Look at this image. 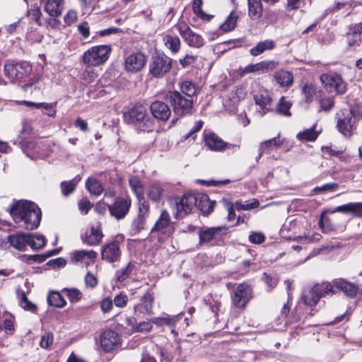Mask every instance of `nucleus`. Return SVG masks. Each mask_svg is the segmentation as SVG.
Instances as JSON below:
<instances>
[{
    "label": "nucleus",
    "instance_id": "f257e3e1",
    "mask_svg": "<svg viewBox=\"0 0 362 362\" xmlns=\"http://www.w3.org/2000/svg\"><path fill=\"white\" fill-rule=\"evenodd\" d=\"M124 121L136 125L141 131H150L153 127V120L148 116L146 108L141 104H136L124 114Z\"/></svg>",
    "mask_w": 362,
    "mask_h": 362
},
{
    "label": "nucleus",
    "instance_id": "f03ea898",
    "mask_svg": "<svg viewBox=\"0 0 362 362\" xmlns=\"http://www.w3.org/2000/svg\"><path fill=\"white\" fill-rule=\"evenodd\" d=\"M334 293L333 286L329 282L317 284L313 287L303 291L302 300L305 305L313 307L315 306L319 300L326 296H331Z\"/></svg>",
    "mask_w": 362,
    "mask_h": 362
},
{
    "label": "nucleus",
    "instance_id": "7ed1b4c3",
    "mask_svg": "<svg viewBox=\"0 0 362 362\" xmlns=\"http://www.w3.org/2000/svg\"><path fill=\"white\" fill-rule=\"evenodd\" d=\"M110 52L111 48L108 45L93 46L84 52L83 62L89 66H99L107 60Z\"/></svg>",
    "mask_w": 362,
    "mask_h": 362
},
{
    "label": "nucleus",
    "instance_id": "20e7f679",
    "mask_svg": "<svg viewBox=\"0 0 362 362\" xmlns=\"http://www.w3.org/2000/svg\"><path fill=\"white\" fill-rule=\"evenodd\" d=\"M355 117L356 110L354 108L343 109L337 114V129L346 137H349L352 134L356 122Z\"/></svg>",
    "mask_w": 362,
    "mask_h": 362
},
{
    "label": "nucleus",
    "instance_id": "39448f33",
    "mask_svg": "<svg viewBox=\"0 0 362 362\" xmlns=\"http://www.w3.org/2000/svg\"><path fill=\"white\" fill-rule=\"evenodd\" d=\"M166 98L173 107L176 115L183 116L190 112L193 104L192 99L185 97L177 90L168 92Z\"/></svg>",
    "mask_w": 362,
    "mask_h": 362
},
{
    "label": "nucleus",
    "instance_id": "423d86ee",
    "mask_svg": "<svg viewBox=\"0 0 362 362\" xmlns=\"http://www.w3.org/2000/svg\"><path fill=\"white\" fill-rule=\"evenodd\" d=\"M42 218V211L34 202L24 199V228L34 230L38 228Z\"/></svg>",
    "mask_w": 362,
    "mask_h": 362
},
{
    "label": "nucleus",
    "instance_id": "0eeeda50",
    "mask_svg": "<svg viewBox=\"0 0 362 362\" xmlns=\"http://www.w3.org/2000/svg\"><path fill=\"white\" fill-rule=\"evenodd\" d=\"M320 81L329 93L344 94L346 90V83L338 73L329 72L322 74L320 76Z\"/></svg>",
    "mask_w": 362,
    "mask_h": 362
},
{
    "label": "nucleus",
    "instance_id": "6e6552de",
    "mask_svg": "<svg viewBox=\"0 0 362 362\" xmlns=\"http://www.w3.org/2000/svg\"><path fill=\"white\" fill-rule=\"evenodd\" d=\"M172 68V59L165 54L152 56L149 63V73L154 77L160 78Z\"/></svg>",
    "mask_w": 362,
    "mask_h": 362
},
{
    "label": "nucleus",
    "instance_id": "1a4fd4ad",
    "mask_svg": "<svg viewBox=\"0 0 362 362\" xmlns=\"http://www.w3.org/2000/svg\"><path fill=\"white\" fill-rule=\"evenodd\" d=\"M149 216V202L148 201L139 202L138 214L132 220L131 225V233L132 235L138 234L145 229L146 221Z\"/></svg>",
    "mask_w": 362,
    "mask_h": 362
},
{
    "label": "nucleus",
    "instance_id": "9d476101",
    "mask_svg": "<svg viewBox=\"0 0 362 362\" xmlns=\"http://www.w3.org/2000/svg\"><path fill=\"white\" fill-rule=\"evenodd\" d=\"M175 28L189 47L198 48L204 45V40L203 37L192 31L185 21H179L175 25Z\"/></svg>",
    "mask_w": 362,
    "mask_h": 362
},
{
    "label": "nucleus",
    "instance_id": "9b49d317",
    "mask_svg": "<svg viewBox=\"0 0 362 362\" xmlns=\"http://www.w3.org/2000/svg\"><path fill=\"white\" fill-rule=\"evenodd\" d=\"M227 232L225 226L202 227L199 230V245H206L219 240Z\"/></svg>",
    "mask_w": 362,
    "mask_h": 362
},
{
    "label": "nucleus",
    "instance_id": "f8f14e48",
    "mask_svg": "<svg viewBox=\"0 0 362 362\" xmlns=\"http://www.w3.org/2000/svg\"><path fill=\"white\" fill-rule=\"evenodd\" d=\"M101 257L109 263L119 261L121 257L120 242L113 240L104 244L101 247Z\"/></svg>",
    "mask_w": 362,
    "mask_h": 362
},
{
    "label": "nucleus",
    "instance_id": "ddd939ff",
    "mask_svg": "<svg viewBox=\"0 0 362 362\" xmlns=\"http://www.w3.org/2000/svg\"><path fill=\"white\" fill-rule=\"evenodd\" d=\"M197 203V197L192 194H184L179 201L176 202V214L178 218L192 212Z\"/></svg>",
    "mask_w": 362,
    "mask_h": 362
},
{
    "label": "nucleus",
    "instance_id": "4468645a",
    "mask_svg": "<svg viewBox=\"0 0 362 362\" xmlns=\"http://www.w3.org/2000/svg\"><path fill=\"white\" fill-rule=\"evenodd\" d=\"M205 145L214 151H221L227 148H239L238 146L224 142L221 138L213 132H205L204 134Z\"/></svg>",
    "mask_w": 362,
    "mask_h": 362
},
{
    "label": "nucleus",
    "instance_id": "2eb2a0df",
    "mask_svg": "<svg viewBox=\"0 0 362 362\" xmlns=\"http://www.w3.org/2000/svg\"><path fill=\"white\" fill-rule=\"evenodd\" d=\"M251 287L246 284H241L236 288L233 296V304L240 308L245 307L252 297Z\"/></svg>",
    "mask_w": 362,
    "mask_h": 362
},
{
    "label": "nucleus",
    "instance_id": "dca6fc26",
    "mask_svg": "<svg viewBox=\"0 0 362 362\" xmlns=\"http://www.w3.org/2000/svg\"><path fill=\"white\" fill-rule=\"evenodd\" d=\"M108 209L111 216L117 219H122L128 214L131 200L129 199L117 198L112 204H109Z\"/></svg>",
    "mask_w": 362,
    "mask_h": 362
},
{
    "label": "nucleus",
    "instance_id": "f3484780",
    "mask_svg": "<svg viewBox=\"0 0 362 362\" xmlns=\"http://www.w3.org/2000/svg\"><path fill=\"white\" fill-rule=\"evenodd\" d=\"M97 257V252L93 250H75L70 253L73 263L88 267L93 264Z\"/></svg>",
    "mask_w": 362,
    "mask_h": 362
},
{
    "label": "nucleus",
    "instance_id": "a211bd4d",
    "mask_svg": "<svg viewBox=\"0 0 362 362\" xmlns=\"http://www.w3.org/2000/svg\"><path fill=\"white\" fill-rule=\"evenodd\" d=\"M170 216L166 210H163L159 218L151 230V233H158L161 235H169L172 233Z\"/></svg>",
    "mask_w": 362,
    "mask_h": 362
},
{
    "label": "nucleus",
    "instance_id": "6ab92c4d",
    "mask_svg": "<svg viewBox=\"0 0 362 362\" xmlns=\"http://www.w3.org/2000/svg\"><path fill=\"white\" fill-rule=\"evenodd\" d=\"M254 100L255 104L261 109V110H259L260 116H263L267 112L272 110V98L267 90H259L254 95Z\"/></svg>",
    "mask_w": 362,
    "mask_h": 362
},
{
    "label": "nucleus",
    "instance_id": "aec40b11",
    "mask_svg": "<svg viewBox=\"0 0 362 362\" xmlns=\"http://www.w3.org/2000/svg\"><path fill=\"white\" fill-rule=\"evenodd\" d=\"M103 238V234L101 230V225L99 222H95L90 227L83 238L84 243L90 246L98 245Z\"/></svg>",
    "mask_w": 362,
    "mask_h": 362
},
{
    "label": "nucleus",
    "instance_id": "412c9836",
    "mask_svg": "<svg viewBox=\"0 0 362 362\" xmlns=\"http://www.w3.org/2000/svg\"><path fill=\"white\" fill-rule=\"evenodd\" d=\"M146 57L141 52L132 54L125 59V69L129 72H137L145 65Z\"/></svg>",
    "mask_w": 362,
    "mask_h": 362
},
{
    "label": "nucleus",
    "instance_id": "4be33fe9",
    "mask_svg": "<svg viewBox=\"0 0 362 362\" xmlns=\"http://www.w3.org/2000/svg\"><path fill=\"white\" fill-rule=\"evenodd\" d=\"M119 336L115 331L106 330L101 334L100 345L105 351L108 352L119 344Z\"/></svg>",
    "mask_w": 362,
    "mask_h": 362
},
{
    "label": "nucleus",
    "instance_id": "5701e85b",
    "mask_svg": "<svg viewBox=\"0 0 362 362\" xmlns=\"http://www.w3.org/2000/svg\"><path fill=\"white\" fill-rule=\"evenodd\" d=\"M150 110L152 115L157 119L166 121L171 115V110L164 102L156 100L151 103Z\"/></svg>",
    "mask_w": 362,
    "mask_h": 362
},
{
    "label": "nucleus",
    "instance_id": "b1692460",
    "mask_svg": "<svg viewBox=\"0 0 362 362\" xmlns=\"http://www.w3.org/2000/svg\"><path fill=\"white\" fill-rule=\"evenodd\" d=\"M23 65L18 63H14L13 61H7L4 64L5 74L11 79V81L14 83L18 81L21 83L23 78Z\"/></svg>",
    "mask_w": 362,
    "mask_h": 362
},
{
    "label": "nucleus",
    "instance_id": "393cba45",
    "mask_svg": "<svg viewBox=\"0 0 362 362\" xmlns=\"http://www.w3.org/2000/svg\"><path fill=\"white\" fill-rule=\"evenodd\" d=\"M278 63L274 61H262L257 64L247 66L243 71L241 74L244 75L248 73L257 72L263 74L269 70H272L276 67Z\"/></svg>",
    "mask_w": 362,
    "mask_h": 362
},
{
    "label": "nucleus",
    "instance_id": "a878e982",
    "mask_svg": "<svg viewBox=\"0 0 362 362\" xmlns=\"http://www.w3.org/2000/svg\"><path fill=\"white\" fill-rule=\"evenodd\" d=\"M153 296L151 293H146L141 298L140 303L134 306L136 315H151L153 313Z\"/></svg>",
    "mask_w": 362,
    "mask_h": 362
},
{
    "label": "nucleus",
    "instance_id": "bb28decb",
    "mask_svg": "<svg viewBox=\"0 0 362 362\" xmlns=\"http://www.w3.org/2000/svg\"><path fill=\"white\" fill-rule=\"evenodd\" d=\"M332 285L333 286V288L336 287L350 298H354L359 291L358 287L344 279L334 280ZM333 291H334V289Z\"/></svg>",
    "mask_w": 362,
    "mask_h": 362
},
{
    "label": "nucleus",
    "instance_id": "cd10ccee",
    "mask_svg": "<svg viewBox=\"0 0 362 362\" xmlns=\"http://www.w3.org/2000/svg\"><path fill=\"white\" fill-rule=\"evenodd\" d=\"M45 11L52 17L60 16L64 9V0H40Z\"/></svg>",
    "mask_w": 362,
    "mask_h": 362
},
{
    "label": "nucleus",
    "instance_id": "c85d7f7f",
    "mask_svg": "<svg viewBox=\"0 0 362 362\" xmlns=\"http://www.w3.org/2000/svg\"><path fill=\"white\" fill-rule=\"evenodd\" d=\"M341 212L345 214H351L356 217L362 216V202H351L336 207L332 213Z\"/></svg>",
    "mask_w": 362,
    "mask_h": 362
},
{
    "label": "nucleus",
    "instance_id": "c756f323",
    "mask_svg": "<svg viewBox=\"0 0 362 362\" xmlns=\"http://www.w3.org/2000/svg\"><path fill=\"white\" fill-rule=\"evenodd\" d=\"M46 244L44 235L37 233H24V246L29 245L33 250L42 248Z\"/></svg>",
    "mask_w": 362,
    "mask_h": 362
},
{
    "label": "nucleus",
    "instance_id": "7c9ffc66",
    "mask_svg": "<svg viewBox=\"0 0 362 362\" xmlns=\"http://www.w3.org/2000/svg\"><path fill=\"white\" fill-rule=\"evenodd\" d=\"M362 23L355 24L349 28V32L346 35V42L349 47L358 45L361 40Z\"/></svg>",
    "mask_w": 362,
    "mask_h": 362
},
{
    "label": "nucleus",
    "instance_id": "2f4dec72",
    "mask_svg": "<svg viewBox=\"0 0 362 362\" xmlns=\"http://www.w3.org/2000/svg\"><path fill=\"white\" fill-rule=\"evenodd\" d=\"M282 144L283 141L280 139L279 135L276 137L262 142L259 148V153L256 160H258L264 152L278 149Z\"/></svg>",
    "mask_w": 362,
    "mask_h": 362
},
{
    "label": "nucleus",
    "instance_id": "473e14b6",
    "mask_svg": "<svg viewBox=\"0 0 362 362\" xmlns=\"http://www.w3.org/2000/svg\"><path fill=\"white\" fill-rule=\"evenodd\" d=\"M274 78L276 82L283 88H289L293 83L292 73L284 69L276 71L274 73Z\"/></svg>",
    "mask_w": 362,
    "mask_h": 362
},
{
    "label": "nucleus",
    "instance_id": "72a5a7b5",
    "mask_svg": "<svg viewBox=\"0 0 362 362\" xmlns=\"http://www.w3.org/2000/svg\"><path fill=\"white\" fill-rule=\"evenodd\" d=\"M180 319V315L170 316L168 315H164L159 317H155L152 322L158 326H168L172 328L171 332L175 336L177 335L176 332L173 329L175 326L176 322Z\"/></svg>",
    "mask_w": 362,
    "mask_h": 362
},
{
    "label": "nucleus",
    "instance_id": "f704fd0d",
    "mask_svg": "<svg viewBox=\"0 0 362 362\" xmlns=\"http://www.w3.org/2000/svg\"><path fill=\"white\" fill-rule=\"evenodd\" d=\"M215 202L211 201L206 194H201L197 197L196 206L204 214H210L214 209Z\"/></svg>",
    "mask_w": 362,
    "mask_h": 362
},
{
    "label": "nucleus",
    "instance_id": "c9c22d12",
    "mask_svg": "<svg viewBox=\"0 0 362 362\" xmlns=\"http://www.w3.org/2000/svg\"><path fill=\"white\" fill-rule=\"evenodd\" d=\"M163 42L165 47L170 50L173 54L177 53L180 49V40L176 35L165 34L163 37Z\"/></svg>",
    "mask_w": 362,
    "mask_h": 362
},
{
    "label": "nucleus",
    "instance_id": "e433bc0d",
    "mask_svg": "<svg viewBox=\"0 0 362 362\" xmlns=\"http://www.w3.org/2000/svg\"><path fill=\"white\" fill-rule=\"evenodd\" d=\"M321 131L322 129H317V126L315 124L311 128L299 132L297 134V139L300 141H314L316 140Z\"/></svg>",
    "mask_w": 362,
    "mask_h": 362
},
{
    "label": "nucleus",
    "instance_id": "4c0bfd02",
    "mask_svg": "<svg viewBox=\"0 0 362 362\" xmlns=\"http://www.w3.org/2000/svg\"><path fill=\"white\" fill-rule=\"evenodd\" d=\"M8 211L15 223H21L23 221V200H13Z\"/></svg>",
    "mask_w": 362,
    "mask_h": 362
},
{
    "label": "nucleus",
    "instance_id": "58836bf2",
    "mask_svg": "<svg viewBox=\"0 0 362 362\" xmlns=\"http://www.w3.org/2000/svg\"><path fill=\"white\" fill-rule=\"evenodd\" d=\"M275 47V42L272 40H266L258 42L250 49V53L252 56H258L267 50H272Z\"/></svg>",
    "mask_w": 362,
    "mask_h": 362
},
{
    "label": "nucleus",
    "instance_id": "ea45409f",
    "mask_svg": "<svg viewBox=\"0 0 362 362\" xmlns=\"http://www.w3.org/2000/svg\"><path fill=\"white\" fill-rule=\"evenodd\" d=\"M129 183L134 194L137 197L139 202L144 200V186L141 181L137 177L129 178Z\"/></svg>",
    "mask_w": 362,
    "mask_h": 362
},
{
    "label": "nucleus",
    "instance_id": "a19ab883",
    "mask_svg": "<svg viewBox=\"0 0 362 362\" xmlns=\"http://www.w3.org/2000/svg\"><path fill=\"white\" fill-rule=\"evenodd\" d=\"M248 15L253 20L259 19L262 14L261 0H247Z\"/></svg>",
    "mask_w": 362,
    "mask_h": 362
},
{
    "label": "nucleus",
    "instance_id": "79ce46f5",
    "mask_svg": "<svg viewBox=\"0 0 362 362\" xmlns=\"http://www.w3.org/2000/svg\"><path fill=\"white\" fill-rule=\"evenodd\" d=\"M239 15L236 11H231L225 21L220 25L221 30L223 32H229L234 30Z\"/></svg>",
    "mask_w": 362,
    "mask_h": 362
},
{
    "label": "nucleus",
    "instance_id": "37998d69",
    "mask_svg": "<svg viewBox=\"0 0 362 362\" xmlns=\"http://www.w3.org/2000/svg\"><path fill=\"white\" fill-rule=\"evenodd\" d=\"M47 299L48 304L53 307L63 308L66 304L63 296L57 291H50Z\"/></svg>",
    "mask_w": 362,
    "mask_h": 362
},
{
    "label": "nucleus",
    "instance_id": "c03bdc74",
    "mask_svg": "<svg viewBox=\"0 0 362 362\" xmlns=\"http://www.w3.org/2000/svg\"><path fill=\"white\" fill-rule=\"evenodd\" d=\"M80 180L81 177L79 175H78L71 180L62 182L61 183L62 194L65 196L71 194L76 188V186Z\"/></svg>",
    "mask_w": 362,
    "mask_h": 362
},
{
    "label": "nucleus",
    "instance_id": "a18cd8bd",
    "mask_svg": "<svg viewBox=\"0 0 362 362\" xmlns=\"http://www.w3.org/2000/svg\"><path fill=\"white\" fill-rule=\"evenodd\" d=\"M86 185L89 192L96 196L101 194L104 190L101 183L94 178L89 177Z\"/></svg>",
    "mask_w": 362,
    "mask_h": 362
},
{
    "label": "nucleus",
    "instance_id": "49530a36",
    "mask_svg": "<svg viewBox=\"0 0 362 362\" xmlns=\"http://www.w3.org/2000/svg\"><path fill=\"white\" fill-rule=\"evenodd\" d=\"M181 94L185 95L186 98L192 99L196 94V88L193 83L186 81L182 83L180 86Z\"/></svg>",
    "mask_w": 362,
    "mask_h": 362
},
{
    "label": "nucleus",
    "instance_id": "de8ad7c7",
    "mask_svg": "<svg viewBox=\"0 0 362 362\" xmlns=\"http://www.w3.org/2000/svg\"><path fill=\"white\" fill-rule=\"evenodd\" d=\"M163 191L161 185L158 182H154L149 187L148 196L152 201L157 202L160 199Z\"/></svg>",
    "mask_w": 362,
    "mask_h": 362
},
{
    "label": "nucleus",
    "instance_id": "09e8293b",
    "mask_svg": "<svg viewBox=\"0 0 362 362\" xmlns=\"http://www.w3.org/2000/svg\"><path fill=\"white\" fill-rule=\"evenodd\" d=\"M292 103L290 100L286 99L285 97H281L279 101L276 112L284 116H290V108Z\"/></svg>",
    "mask_w": 362,
    "mask_h": 362
},
{
    "label": "nucleus",
    "instance_id": "8fccbe9b",
    "mask_svg": "<svg viewBox=\"0 0 362 362\" xmlns=\"http://www.w3.org/2000/svg\"><path fill=\"white\" fill-rule=\"evenodd\" d=\"M10 245L18 250H23V233L18 232L7 237Z\"/></svg>",
    "mask_w": 362,
    "mask_h": 362
},
{
    "label": "nucleus",
    "instance_id": "3c124183",
    "mask_svg": "<svg viewBox=\"0 0 362 362\" xmlns=\"http://www.w3.org/2000/svg\"><path fill=\"white\" fill-rule=\"evenodd\" d=\"M134 269V264L129 262L125 267L118 269L116 272L117 280L119 282H123L132 274Z\"/></svg>",
    "mask_w": 362,
    "mask_h": 362
},
{
    "label": "nucleus",
    "instance_id": "603ef678",
    "mask_svg": "<svg viewBox=\"0 0 362 362\" xmlns=\"http://www.w3.org/2000/svg\"><path fill=\"white\" fill-rule=\"evenodd\" d=\"M58 252L59 251L57 250H52L51 251L47 252V255H34L26 256L25 255H24V259H25L26 261H34L40 263L45 261V259L47 257L55 255L58 254Z\"/></svg>",
    "mask_w": 362,
    "mask_h": 362
},
{
    "label": "nucleus",
    "instance_id": "864d4df0",
    "mask_svg": "<svg viewBox=\"0 0 362 362\" xmlns=\"http://www.w3.org/2000/svg\"><path fill=\"white\" fill-rule=\"evenodd\" d=\"M318 224L323 233H328L334 229L330 218L326 216L325 214H321Z\"/></svg>",
    "mask_w": 362,
    "mask_h": 362
},
{
    "label": "nucleus",
    "instance_id": "5fc2aeb1",
    "mask_svg": "<svg viewBox=\"0 0 362 362\" xmlns=\"http://www.w3.org/2000/svg\"><path fill=\"white\" fill-rule=\"evenodd\" d=\"M202 4V0H194L192 5L193 11L197 16H199L202 19L209 21L212 18V16L207 15L204 13L201 8Z\"/></svg>",
    "mask_w": 362,
    "mask_h": 362
},
{
    "label": "nucleus",
    "instance_id": "6e6d98bb",
    "mask_svg": "<svg viewBox=\"0 0 362 362\" xmlns=\"http://www.w3.org/2000/svg\"><path fill=\"white\" fill-rule=\"evenodd\" d=\"M63 291L66 293L71 303L78 302L82 298V293L77 288H64Z\"/></svg>",
    "mask_w": 362,
    "mask_h": 362
},
{
    "label": "nucleus",
    "instance_id": "4d7b16f0",
    "mask_svg": "<svg viewBox=\"0 0 362 362\" xmlns=\"http://www.w3.org/2000/svg\"><path fill=\"white\" fill-rule=\"evenodd\" d=\"M338 187V184L337 183H327L321 187H316L313 189V192L314 194H320L325 192H333L335 191Z\"/></svg>",
    "mask_w": 362,
    "mask_h": 362
},
{
    "label": "nucleus",
    "instance_id": "13d9d810",
    "mask_svg": "<svg viewBox=\"0 0 362 362\" xmlns=\"http://www.w3.org/2000/svg\"><path fill=\"white\" fill-rule=\"evenodd\" d=\"M84 281L86 288H94L98 284V277L91 272H88L85 277Z\"/></svg>",
    "mask_w": 362,
    "mask_h": 362
},
{
    "label": "nucleus",
    "instance_id": "bf43d9fd",
    "mask_svg": "<svg viewBox=\"0 0 362 362\" xmlns=\"http://www.w3.org/2000/svg\"><path fill=\"white\" fill-rule=\"evenodd\" d=\"M54 337L51 332H46L41 337L40 345L43 349H48L53 343Z\"/></svg>",
    "mask_w": 362,
    "mask_h": 362
},
{
    "label": "nucleus",
    "instance_id": "052dcab7",
    "mask_svg": "<svg viewBox=\"0 0 362 362\" xmlns=\"http://www.w3.org/2000/svg\"><path fill=\"white\" fill-rule=\"evenodd\" d=\"M302 93L304 95L306 102L312 100L313 95L315 93V88L312 84L305 83L302 88Z\"/></svg>",
    "mask_w": 362,
    "mask_h": 362
},
{
    "label": "nucleus",
    "instance_id": "680f3d73",
    "mask_svg": "<svg viewBox=\"0 0 362 362\" xmlns=\"http://www.w3.org/2000/svg\"><path fill=\"white\" fill-rule=\"evenodd\" d=\"M203 124L204 122L201 120L196 122L190 131L185 136V139L189 138L194 139L196 137V133L202 129Z\"/></svg>",
    "mask_w": 362,
    "mask_h": 362
},
{
    "label": "nucleus",
    "instance_id": "e2e57ef3",
    "mask_svg": "<svg viewBox=\"0 0 362 362\" xmlns=\"http://www.w3.org/2000/svg\"><path fill=\"white\" fill-rule=\"evenodd\" d=\"M249 240L255 244H260L265 240V236L260 232H252L249 235Z\"/></svg>",
    "mask_w": 362,
    "mask_h": 362
},
{
    "label": "nucleus",
    "instance_id": "0e129e2a",
    "mask_svg": "<svg viewBox=\"0 0 362 362\" xmlns=\"http://www.w3.org/2000/svg\"><path fill=\"white\" fill-rule=\"evenodd\" d=\"M91 207L92 204L87 198H83L78 202V209L82 214H88Z\"/></svg>",
    "mask_w": 362,
    "mask_h": 362
},
{
    "label": "nucleus",
    "instance_id": "69168bd1",
    "mask_svg": "<svg viewBox=\"0 0 362 362\" xmlns=\"http://www.w3.org/2000/svg\"><path fill=\"white\" fill-rule=\"evenodd\" d=\"M114 303L115 305L118 308H124L126 306L127 301H128V297L127 295L120 293L119 295H117L114 298Z\"/></svg>",
    "mask_w": 362,
    "mask_h": 362
},
{
    "label": "nucleus",
    "instance_id": "338daca9",
    "mask_svg": "<svg viewBox=\"0 0 362 362\" xmlns=\"http://www.w3.org/2000/svg\"><path fill=\"white\" fill-rule=\"evenodd\" d=\"M114 301L110 298H105L100 302V308L103 313L110 312L113 307Z\"/></svg>",
    "mask_w": 362,
    "mask_h": 362
},
{
    "label": "nucleus",
    "instance_id": "774afa93",
    "mask_svg": "<svg viewBox=\"0 0 362 362\" xmlns=\"http://www.w3.org/2000/svg\"><path fill=\"white\" fill-rule=\"evenodd\" d=\"M78 15L76 11L74 10H69L64 17V22L70 25L76 22Z\"/></svg>",
    "mask_w": 362,
    "mask_h": 362
}]
</instances>
